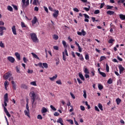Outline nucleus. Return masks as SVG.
<instances>
[{
	"label": "nucleus",
	"mask_w": 125,
	"mask_h": 125,
	"mask_svg": "<svg viewBox=\"0 0 125 125\" xmlns=\"http://www.w3.org/2000/svg\"><path fill=\"white\" fill-rule=\"evenodd\" d=\"M31 54H32L33 57H34L36 59H38V60H40V58H39V57H38V55H37V54H36L34 53H31Z\"/></svg>",
	"instance_id": "obj_16"
},
{
	"label": "nucleus",
	"mask_w": 125,
	"mask_h": 125,
	"mask_svg": "<svg viewBox=\"0 0 125 125\" xmlns=\"http://www.w3.org/2000/svg\"><path fill=\"white\" fill-rule=\"evenodd\" d=\"M21 88H23L24 89H28V86L25 84H22L21 85Z\"/></svg>",
	"instance_id": "obj_23"
},
{
	"label": "nucleus",
	"mask_w": 125,
	"mask_h": 125,
	"mask_svg": "<svg viewBox=\"0 0 125 125\" xmlns=\"http://www.w3.org/2000/svg\"><path fill=\"white\" fill-rule=\"evenodd\" d=\"M2 106L4 108V111L6 116H7V117H8V118H10V117H11V115H10V114L8 112V110H7V108H6V107H5V106H4V104H2Z\"/></svg>",
	"instance_id": "obj_4"
},
{
	"label": "nucleus",
	"mask_w": 125,
	"mask_h": 125,
	"mask_svg": "<svg viewBox=\"0 0 125 125\" xmlns=\"http://www.w3.org/2000/svg\"><path fill=\"white\" fill-rule=\"evenodd\" d=\"M107 14H108V15H113V14H114V13H115V12L113 11H107L106 12Z\"/></svg>",
	"instance_id": "obj_21"
},
{
	"label": "nucleus",
	"mask_w": 125,
	"mask_h": 125,
	"mask_svg": "<svg viewBox=\"0 0 125 125\" xmlns=\"http://www.w3.org/2000/svg\"><path fill=\"white\" fill-rule=\"evenodd\" d=\"M33 70H30V69H28V71H27V73L28 74H33Z\"/></svg>",
	"instance_id": "obj_64"
},
{
	"label": "nucleus",
	"mask_w": 125,
	"mask_h": 125,
	"mask_svg": "<svg viewBox=\"0 0 125 125\" xmlns=\"http://www.w3.org/2000/svg\"><path fill=\"white\" fill-rule=\"evenodd\" d=\"M28 5H29V0H27L25 2V4H24V7H27V6H28Z\"/></svg>",
	"instance_id": "obj_38"
},
{
	"label": "nucleus",
	"mask_w": 125,
	"mask_h": 125,
	"mask_svg": "<svg viewBox=\"0 0 125 125\" xmlns=\"http://www.w3.org/2000/svg\"><path fill=\"white\" fill-rule=\"evenodd\" d=\"M11 83L12 84V88L13 90H16V84H15V82H14L13 81H12Z\"/></svg>",
	"instance_id": "obj_13"
},
{
	"label": "nucleus",
	"mask_w": 125,
	"mask_h": 125,
	"mask_svg": "<svg viewBox=\"0 0 125 125\" xmlns=\"http://www.w3.org/2000/svg\"><path fill=\"white\" fill-rule=\"evenodd\" d=\"M53 39L54 40H55L56 41H57V40H58V39H59V37L58 36V35H56V34H54L53 36Z\"/></svg>",
	"instance_id": "obj_30"
},
{
	"label": "nucleus",
	"mask_w": 125,
	"mask_h": 125,
	"mask_svg": "<svg viewBox=\"0 0 125 125\" xmlns=\"http://www.w3.org/2000/svg\"><path fill=\"white\" fill-rule=\"evenodd\" d=\"M80 60H81V61H83V60H84V58H83V55H81V56L80 57Z\"/></svg>",
	"instance_id": "obj_53"
},
{
	"label": "nucleus",
	"mask_w": 125,
	"mask_h": 125,
	"mask_svg": "<svg viewBox=\"0 0 125 125\" xmlns=\"http://www.w3.org/2000/svg\"><path fill=\"white\" fill-rule=\"evenodd\" d=\"M58 15H59V11L55 10L54 13L53 14V17H54V18H57Z\"/></svg>",
	"instance_id": "obj_9"
},
{
	"label": "nucleus",
	"mask_w": 125,
	"mask_h": 125,
	"mask_svg": "<svg viewBox=\"0 0 125 125\" xmlns=\"http://www.w3.org/2000/svg\"><path fill=\"white\" fill-rule=\"evenodd\" d=\"M79 78H80V79L82 80V81H84V77H83V74L80 73H79Z\"/></svg>",
	"instance_id": "obj_27"
},
{
	"label": "nucleus",
	"mask_w": 125,
	"mask_h": 125,
	"mask_svg": "<svg viewBox=\"0 0 125 125\" xmlns=\"http://www.w3.org/2000/svg\"><path fill=\"white\" fill-rule=\"evenodd\" d=\"M105 5V3L103 2L101 4V5L100 6V8H103V7Z\"/></svg>",
	"instance_id": "obj_62"
},
{
	"label": "nucleus",
	"mask_w": 125,
	"mask_h": 125,
	"mask_svg": "<svg viewBox=\"0 0 125 125\" xmlns=\"http://www.w3.org/2000/svg\"><path fill=\"white\" fill-rule=\"evenodd\" d=\"M12 31L14 35L16 36L17 35V32H16V26L15 25H13L12 27Z\"/></svg>",
	"instance_id": "obj_10"
},
{
	"label": "nucleus",
	"mask_w": 125,
	"mask_h": 125,
	"mask_svg": "<svg viewBox=\"0 0 125 125\" xmlns=\"http://www.w3.org/2000/svg\"><path fill=\"white\" fill-rule=\"evenodd\" d=\"M4 101H8V94L6 93L4 96Z\"/></svg>",
	"instance_id": "obj_17"
},
{
	"label": "nucleus",
	"mask_w": 125,
	"mask_h": 125,
	"mask_svg": "<svg viewBox=\"0 0 125 125\" xmlns=\"http://www.w3.org/2000/svg\"><path fill=\"white\" fill-rule=\"evenodd\" d=\"M24 114L25 116H27V117L30 118V115H29V114H30V111L24 110Z\"/></svg>",
	"instance_id": "obj_29"
},
{
	"label": "nucleus",
	"mask_w": 125,
	"mask_h": 125,
	"mask_svg": "<svg viewBox=\"0 0 125 125\" xmlns=\"http://www.w3.org/2000/svg\"><path fill=\"white\" fill-rule=\"evenodd\" d=\"M37 119H38V120H42V116L41 115H38L37 116Z\"/></svg>",
	"instance_id": "obj_55"
},
{
	"label": "nucleus",
	"mask_w": 125,
	"mask_h": 125,
	"mask_svg": "<svg viewBox=\"0 0 125 125\" xmlns=\"http://www.w3.org/2000/svg\"><path fill=\"white\" fill-rule=\"evenodd\" d=\"M12 76V74L9 72L6 73L3 75V78L4 80H7L8 78H10Z\"/></svg>",
	"instance_id": "obj_3"
},
{
	"label": "nucleus",
	"mask_w": 125,
	"mask_h": 125,
	"mask_svg": "<svg viewBox=\"0 0 125 125\" xmlns=\"http://www.w3.org/2000/svg\"><path fill=\"white\" fill-rule=\"evenodd\" d=\"M84 18L85 19L87 18V19H89V16H88V15H87L86 14H83Z\"/></svg>",
	"instance_id": "obj_59"
},
{
	"label": "nucleus",
	"mask_w": 125,
	"mask_h": 125,
	"mask_svg": "<svg viewBox=\"0 0 125 125\" xmlns=\"http://www.w3.org/2000/svg\"><path fill=\"white\" fill-rule=\"evenodd\" d=\"M80 108L81 111H84V110H85V108H84V106H83V105L80 106Z\"/></svg>",
	"instance_id": "obj_57"
},
{
	"label": "nucleus",
	"mask_w": 125,
	"mask_h": 125,
	"mask_svg": "<svg viewBox=\"0 0 125 125\" xmlns=\"http://www.w3.org/2000/svg\"><path fill=\"white\" fill-rule=\"evenodd\" d=\"M105 65H106V71L107 73H108L110 68L109 67V65H108V63H106Z\"/></svg>",
	"instance_id": "obj_35"
},
{
	"label": "nucleus",
	"mask_w": 125,
	"mask_h": 125,
	"mask_svg": "<svg viewBox=\"0 0 125 125\" xmlns=\"http://www.w3.org/2000/svg\"><path fill=\"white\" fill-rule=\"evenodd\" d=\"M91 74H92V77H94V76H95V70H94V69H93L91 71Z\"/></svg>",
	"instance_id": "obj_41"
},
{
	"label": "nucleus",
	"mask_w": 125,
	"mask_h": 125,
	"mask_svg": "<svg viewBox=\"0 0 125 125\" xmlns=\"http://www.w3.org/2000/svg\"><path fill=\"white\" fill-rule=\"evenodd\" d=\"M53 48L55 49V50H59V49L58 46H54Z\"/></svg>",
	"instance_id": "obj_58"
},
{
	"label": "nucleus",
	"mask_w": 125,
	"mask_h": 125,
	"mask_svg": "<svg viewBox=\"0 0 125 125\" xmlns=\"http://www.w3.org/2000/svg\"><path fill=\"white\" fill-rule=\"evenodd\" d=\"M16 69L17 73H20V68L18 67V66H16Z\"/></svg>",
	"instance_id": "obj_49"
},
{
	"label": "nucleus",
	"mask_w": 125,
	"mask_h": 125,
	"mask_svg": "<svg viewBox=\"0 0 125 125\" xmlns=\"http://www.w3.org/2000/svg\"><path fill=\"white\" fill-rule=\"evenodd\" d=\"M88 8L84 7V10H85V11H89V9H90V6H88Z\"/></svg>",
	"instance_id": "obj_50"
},
{
	"label": "nucleus",
	"mask_w": 125,
	"mask_h": 125,
	"mask_svg": "<svg viewBox=\"0 0 125 125\" xmlns=\"http://www.w3.org/2000/svg\"><path fill=\"white\" fill-rule=\"evenodd\" d=\"M100 13V10H96L94 12V14H99Z\"/></svg>",
	"instance_id": "obj_51"
},
{
	"label": "nucleus",
	"mask_w": 125,
	"mask_h": 125,
	"mask_svg": "<svg viewBox=\"0 0 125 125\" xmlns=\"http://www.w3.org/2000/svg\"><path fill=\"white\" fill-rule=\"evenodd\" d=\"M118 68L119 69V73L120 74H123L124 73V71H125V69L122 64H120L118 66Z\"/></svg>",
	"instance_id": "obj_6"
},
{
	"label": "nucleus",
	"mask_w": 125,
	"mask_h": 125,
	"mask_svg": "<svg viewBox=\"0 0 125 125\" xmlns=\"http://www.w3.org/2000/svg\"><path fill=\"white\" fill-rule=\"evenodd\" d=\"M98 107L101 111H103V105L101 104H98Z\"/></svg>",
	"instance_id": "obj_25"
},
{
	"label": "nucleus",
	"mask_w": 125,
	"mask_h": 125,
	"mask_svg": "<svg viewBox=\"0 0 125 125\" xmlns=\"http://www.w3.org/2000/svg\"><path fill=\"white\" fill-rule=\"evenodd\" d=\"M85 59L86 60H89V55H88V54L85 55Z\"/></svg>",
	"instance_id": "obj_48"
},
{
	"label": "nucleus",
	"mask_w": 125,
	"mask_h": 125,
	"mask_svg": "<svg viewBox=\"0 0 125 125\" xmlns=\"http://www.w3.org/2000/svg\"><path fill=\"white\" fill-rule=\"evenodd\" d=\"M0 47H2V48H4V43H3L2 41L0 42Z\"/></svg>",
	"instance_id": "obj_47"
},
{
	"label": "nucleus",
	"mask_w": 125,
	"mask_h": 125,
	"mask_svg": "<svg viewBox=\"0 0 125 125\" xmlns=\"http://www.w3.org/2000/svg\"><path fill=\"white\" fill-rule=\"evenodd\" d=\"M21 28H25V30H29V27L24 22H21Z\"/></svg>",
	"instance_id": "obj_8"
},
{
	"label": "nucleus",
	"mask_w": 125,
	"mask_h": 125,
	"mask_svg": "<svg viewBox=\"0 0 125 125\" xmlns=\"http://www.w3.org/2000/svg\"><path fill=\"white\" fill-rule=\"evenodd\" d=\"M56 65L58 66V65H59V63H60V60H59V59H56Z\"/></svg>",
	"instance_id": "obj_36"
},
{
	"label": "nucleus",
	"mask_w": 125,
	"mask_h": 125,
	"mask_svg": "<svg viewBox=\"0 0 125 125\" xmlns=\"http://www.w3.org/2000/svg\"><path fill=\"white\" fill-rule=\"evenodd\" d=\"M100 75H101V76H102L103 78H106V73L104 72H100Z\"/></svg>",
	"instance_id": "obj_31"
},
{
	"label": "nucleus",
	"mask_w": 125,
	"mask_h": 125,
	"mask_svg": "<svg viewBox=\"0 0 125 125\" xmlns=\"http://www.w3.org/2000/svg\"><path fill=\"white\" fill-rule=\"evenodd\" d=\"M119 18L121 20H125V15H124V14H120Z\"/></svg>",
	"instance_id": "obj_18"
},
{
	"label": "nucleus",
	"mask_w": 125,
	"mask_h": 125,
	"mask_svg": "<svg viewBox=\"0 0 125 125\" xmlns=\"http://www.w3.org/2000/svg\"><path fill=\"white\" fill-rule=\"evenodd\" d=\"M57 77H58V76L57 75V74H55L54 76H53V77H50L49 79L50 80V81H51L52 82H53V81H54V80H56V79H57Z\"/></svg>",
	"instance_id": "obj_14"
},
{
	"label": "nucleus",
	"mask_w": 125,
	"mask_h": 125,
	"mask_svg": "<svg viewBox=\"0 0 125 125\" xmlns=\"http://www.w3.org/2000/svg\"><path fill=\"white\" fill-rule=\"evenodd\" d=\"M112 8H114V6H110L109 5L106 6V9H112Z\"/></svg>",
	"instance_id": "obj_44"
},
{
	"label": "nucleus",
	"mask_w": 125,
	"mask_h": 125,
	"mask_svg": "<svg viewBox=\"0 0 125 125\" xmlns=\"http://www.w3.org/2000/svg\"><path fill=\"white\" fill-rule=\"evenodd\" d=\"M42 65H43L44 68H45V69H47L48 68V64H47V63L44 62L42 63Z\"/></svg>",
	"instance_id": "obj_33"
},
{
	"label": "nucleus",
	"mask_w": 125,
	"mask_h": 125,
	"mask_svg": "<svg viewBox=\"0 0 125 125\" xmlns=\"http://www.w3.org/2000/svg\"><path fill=\"white\" fill-rule=\"evenodd\" d=\"M98 88L100 90L103 89V85H101V84H99Z\"/></svg>",
	"instance_id": "obj_40"
},
{
	"label": "nucleus",
	"mask_w": 125,
	"mask_h": 125,
	"mask_svg": "<svg viewBox=\"0 0 125 125\" xmlns=\"http://www.w3.org/2000/svg\"><path fill=\"white\" fill-rule=\"evenodd\" d=\"M38 3H39V0H34L32 4L33 5H38Z\"/></svg>",
	"instance_id": "obj_26"
},
{
	"label": "nucleus",
	"mask_w": 125,
	"mask_h": 125,
	"mask_svg": "<svg viewBox=\"0 0 125 125\" xmlns=\"http://www.w3.org/2000/svg\"><path fill=\"white\" fill-rule=\"evenodd\" d=\"M116 101L117 105H120V104L121 103V102H122V100H121V99H120L119 98H118L116 99Z\"/></svg>",
	"instance_id": "obj_19"
},
{
	"label": "nucleus",
	"mask_w": 125,
	"mask_h": 125,
	"mask_svg": "<svg viewBox=\"0 0 125 125\" xmlns=\"http://www.w3.org/2000/svg\"><path fill=\"white\" fill-rule=\"evenodd\" d=\"M106 59V57H104V56H101L100 59V62H101V61H103V60Z\"/></svg>",
	"instance_id": "obj_52"
},
{
	"label": "nucleus",
	"mask_w": 125,
	"mask_h": 125,
	"mask_svg": "<svg viewBox=\"0 0 125 125\" xmlns=\"http://www.w3.org/2000/svg\"><path fill=\"white\" fill-rule=\"evenodd\" d=\"M30 38L33 41V42H37L38 41H39V39H38V37L37 36V34L36 33H30Z\"/></svg>",
	"instance_id": "obj_1"
},
{
	"label": "nucleus",
	"mask_w": 125,
	"mask_h": 125,
	"mask_svg": "<svg viewBox=\"0 0 125 125\" xmlns=\"http://www.w3.org/2000/svg\"><path fill=\"white\" fill-rule=\"evenodd\" d=\"M83 96L84 98H85V99H86V91L83 90Z\"/></svg>",
	"instance_id": "obj_46"
},
{
	"label": "nucleus",
	"mask_w": 125,
	"mask_h": 125,
	"mask_svg": "<svg viewBox=\"0 0 125 125\" xmlns=\"http://www.w3.org/2000/svg\"><path fill=\"white\" fill-rule=\"evenodd\" d=\"M113 29H116V26L114 25H112V26H111V27H110V29L109 30V31L110 32V33H113Z\"/></svg>",
	"instance_id": "obj_28"
},
{
	"label": "nucleus",
	"mask_w": 125,
	"mask_h": 125,
	"mask_svg": "<svg viewBox=\"0 0 125 125\" xmlns=\"http://www.w3.org/2000/svg\"><path fill=\"white\" fill-rule=\"evenodd\" d=\"M4 86H5V89H6V90H7V87L8 86V85L9 84V83L8 82V81H6L4 82Z\"/></svg>",
	"instance_id": "obj_15"
},
{
	"label": "nucleus",
	"mask_w": 125,
	"mask_h": 125,
	"mask_svg": "<svg viewBox=\"0 0 125 125\" xmlns=\"http://www.w3.org/2000/svg\"><path fill=\"white\" fill-rule=\"evenodd\" d=\"M95 110L97 112H100V110H99V108H98V107H97V106H95Z\"/></svg>",
	"instance_id": "obj_63"
},
{
	"label": "nucleus",
	"mask_w": 125,
	"mask_h": 125,
	"mask_svg": "<svg viewBox=\"0 0 125 125\" xmlns=\"http://www.w3.org/2000/svg\"><path fill=\"white\" fill-rule=\"evenodd\" d=\"M115 42V39H110L108 41V43H113V42Z\"/></svg>",
	"instance_id": "obj_42"
},
{
	"label": "nucleus",
	"mask_w": 125,
	"mask_h": 125,
	"mask_svg": "<svg viewBox=\"0 0 125 125\" xmlns=\"http://www.w3.org/2000/svg\"><path fill=\"white\" fill-rule=\"evenodd\" d=\"M125 0H119L118 1V3H124Z\"/></svg>",
	"instance_id": "obj_60"
},
{
	"label": "nucleus",
	"mask_w": 125,
	"mask_h": 125,
	"mask_svg": "<svg viewBox=\"0 0 125 125\" xmlns=\"http://www.w3.org/2000/svg\"><path fill=\"white\" fill-rule=\"evenodd\" d=\"M46 112H47V109H46L45 107H43L42 108V114L44 113H46Z\"/></svg>",
	"instance_id": "obj_24"
},
{
	"label": "nucleus",
	"mask_w": 125,
	"mask_h": 125,
	"mask_svg": "<svg viewBox=\"0 0 125 125\" xmlns=\"http://www.w3.org/2000/svg\"><path fill=\"white\" fill-rule=\"evenodd\" d=\"M31 22L33 26H34V25H35V24H36V23L38 22V19L37 18V17H34L33 19L32 20Z\"/></svg>",
	"instance_id": "obj_11"
},
{
	"label": "nucleus",
	"mask_w": 125,
	"mask_h": 125,
	"mask_svg": "<svg viewBox=\"0 0 125 125\" xmlns=\"http://www.w3.org/2000/svg\"><path fill=\"white\" fill-rule=\"evenodd\" d=\"M62 44L64 46V47H67V43H66V41H62Z\"/></svg>",
	"instance_id": "obj_37"
},
{
	"label": "nucleus",
	"mask_w": 125,
	"mask_h": 125,
	"mask_svg": "<svg viewBox=\"0 0 125 125\" xmlns=\"http://www.w3.org/2000/svg\"><path fill=\"white\" fill-rule=\"evenodd\" d=\"M77 35L79 36H82V35H83V36H85L86 35V32H85L83 29H82L81 32L79 31L77 32Z\"/></svg>",
	"instance_id": "obj_7"
},
{
	"label": "nucleus",
	"mask_w": 125,
	"mask_h": 125,
	"mask_svg": "<svg viewBox=\"0 0 125 125\" xmlns=\"http://www.w3.org/2000/svg\"><path fill=\"white\" fill-rule=\"evenodd\" d=\"M84 73H85V74H89V71L87 68H85L84 70Z\"/></svg>",
	"instance_id": "obj_43"
},
{
	"label": "nucleus",
	"mask_w": 125,
	"mask_h": 125,
	"mask_svg": "<svg viewBox=\"0 0 125 125\" xmlns=\"http://www.w3.org/2000/svg\"><path fill=\"white\" fill-rule=\"evenodd\" d=\"M29 95L31 98V102L32 104L34 105V104L35 103V101H36V93L34 91H32L30 93Z\"/></svg>",
	"instance_id": "obj_2"
},
{
	"label": "nucleus",
	"mask_w": 125,
	"mask_h": 125,
	"mask_svg": "<svg viewBox=\"0 0 125 125\" xmlns=\"http://www.w3.org/2000/svg\"><path fill=\"white\" fill-rule=\"evenodd\" d=\"M30 84H31V85H34V86H37V83H36V81L31 82Z\"/></svg>",
	"instance_id": "obj_39"
},
{
	"label": "nucleus",
	"mask_w": 125,
	"mask_h": 125,
	"mask_svg": "<svg viewBox=\"0 0 125 125\" xmlns=\"http://www.w3.org/2000/svg\"><path fill=\"white\" fill-rule=\"evenodd\" d=\"M12 6H13V8H14V9H15V10H18V7L16 5H12Z\"/></svg>",
	"instance_id": "obj_61"
},
{
	"label": "nucleus",
	"mask_w": 125,
	"mask_h": 125,
	"mask_svg": "<svg viewBox=\"0 0 125 125\" xmlns=\"http://www.w3.org/2000/svg\"><path fill=\"white\" fill-rule=\"evenodd\" d=\"M6 30V27L4 26H0V36H3L4 34V31L3 30Z\"/></svg>",
	"instance_id": "obj_5"
},
{
	"label": "nucleus",
	"mask_w": 125,
	"mask_h": 125,
	"mask_svg": "<svg viewBox=\"0 0 125 125\" xmlns=\"http://www.w3.org/2000/svg\"><path fill=\"white\" fill-rule=\"evenodd\" d=\"M7 59L11 63H14V62L15 61V59H14V58H13L12 57L9 56V57H8Z\"/></svg>",
	"instance_id": "obj_12"
},
{
	"label": "nucleus",
	"mask_w": 125,
	"mask_h": 125,
	"mask_svg": "<svg viewBox=\"0 0 125 125\" xmlns=\"http://www.w3.org/2000/svg\"><path fill=\"white\" fill-rule=\"evenodd\" d=\"M15 56L17 57L18 60H20V54L18 53V52H16L15 54Z\"/></svg>",
	"instance_id": "obj_20"
},
{
	"label": "nucleus",
	"mask_w": 125,
	"mask_h": 125,
	"mask_svg": "<svg viewBox=\"0 0 125 125\" xmlns=\"http://www.w3.org/2000/svg\"><path fill=\"white\" fill-rule=\"evenodd\" d=\"M7 9L8 10H9V11H13V9L12 8V7H11V6H8Z\"/></svg>",
	"instance_id": "obj_34"
},
{
	"label": "nucleus",
	"mask_w": 125,
	"mask_h": 125,
	"mask_svg": "<svg viewBox=\"0 0 125 125\" xmlns=\"http://www.w3.org/2000/svg\"><path fill=\"white\" fill-rule=\"evenodd\" d=\"M62 59L63 61H66V56H65V54L64 53V52H62Z\"/></svg>",
	"instance_id": "obj_45"
},
{
	"label": "nucleus",
	"mask_w": 125,
	"mask_h": 125,
	"mask_svg": "<svg viewBox=\"0 0 125 125\" xmlns=\"http://www.w3.org/2000/svg\"><path fill=\"white\" fill-rule=\"evenodd\" d=\"M56 83H57L58 84H62V82H61V80H59L58 81H57L56 82Z\"/></svg>",
	"instance_id": "obj_54"
},
{
	"label": "nucleus",
	"mask_w": 125,
	"mask_h": 125,
	"mask_svg": "<svg viewBox=\"0 0 125 125\" xmlns=\"http://www.w3.org/2000/svg\"><path fill=\"white\" fill-rule=\"evenodd\" d=\"M57 123L59 124H60L61 125H62L63 124V120H62V118H60L57 121Z\"/></svg>",
	"instance_id": "obj_22"
},
{
	"label": "nucleus",
	"mask_w": 125,
	"mask_h": 125,
	"mask_svg": "<svg viewBox=\"0 0 125 125\" xmlns=\"http://www.w3.org/2000/svg\"><path fill=\"white\" fill-rule=\"evenodd\" d=\"M107 83L108 84H112V83H113V80L112 79L110 78L108 79Z\"/></svg>",
	"instance_id": "obj_32"
},
{
	"label": "nucleus",
	"mask_w": 125,
	"mask_h": 125,
	"mask_svg": "<svg viewBox=\"0 0 125 125\" xmlns=\"http://www.w3.org/2000/svg\"><path fill=\"white\" fill-rule=\"evenodd\" d=\"M50 108L51 109H52V110H53V111H56V108L54 107V106H53V105H50Z\"/></svg>",
	"instance_id": "obj_56"
}]
</instances>
